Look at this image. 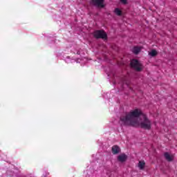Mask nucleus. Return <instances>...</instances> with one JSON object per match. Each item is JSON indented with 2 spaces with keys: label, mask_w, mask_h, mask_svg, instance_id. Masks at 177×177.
I'll list each match as a JSON object with an SVG mask.
<instances>
[{
  "label": "nucleus",
  "mask_w": 177,
  "mask_h": 177,
  "mask_svg": "<svg viewBox=\"0 0 177 177\" xmlns=\"http://www.w3.org/2000/svg\"><path fill=\"white\" fill-rule=\"evenodd\" d=\"M119 124L121 127H136V125H139L142 129L149 130L151 129V122L139 109H136L121 115Z\"/></svg>",
  "instance_id": "1"
},
{
  "label": "nucleus",
  "mask_w": 177,
  "mask_h": 177,
  "mask_svg": "<svg viewBox=\"0 0 177 177\" xmlns=\"http://www.w3.org/2000/svg\"><path fill=\"white\" fill-rule=\"evenodd\" d=\"M63 59L66 63H80L82 66H84L86 63V58L81 57L77 59L71 58L70 56L63 57Z\"/></svg>",
  "instance_id": "2"
},
{
  "label": "nucleus",
  "mask_w": 177,
  "mask_h": 177,
  "mask_svg": "<svg viewBox=\"0 0 177 177\" xmlns=\"http://www.w3.org/2000/svg\"><path fill=\"white\" fill-rule=\"evenodd\" d=\"M131 66L134 70H136V71H142V64H140V62H139V61H138L137 59L131 60Z\"/></svg>",
  "instance_id": "3"
},
{
  "label": "nucleus",
  "mask_w": 177,
  "mask_h": 177,
  "mask_svg": "<svg viewBox=\"0 0 177 177\" xmlns=\"http://www.w3.org/2000/svg\"><path fill=\"white\" fill-rule=\"evenodd\" d=\"M94 37L95 38H102V39H107V34L104 30H96L94 32Z\"/></svg>",
  "instance_id": "4"
},
{
  "label": "nucleus",
  "mask_w": 177,
  "mask_h": 177,
  "mask_svg": "<svg viewBox=\"0 0 177 177\" xmlns=\"http://www.w3.org/2000/svg\"><path fill=\"white\" fill-rule=\"evenodd\" d=\"M7 175L9 177H23V175H21L17 169H14L12 171L8 170L7 171Z\"/></svg>",
  "instance_id": "5"
},
{
  "label": "nucleus",
  "mask_w": 177,
  "mask_h": 177,
  "mask_svg": "<svg viewBox=\"0 0 177 177\" xmlns=\"http://www.w3.org/2000/svg\"><path fill=\"white\" fill-rule=\"evenodd\" d=\"M93 5L94 6H97V8H104V0H93L92 1Z\"/></svg>",
  "instance_id": "6"
},
{
  "label": "nucleus",
  "mask_w": 177,
  "mask_h": 177,
  "mask_svg": "<svg viewBox=\"0 0 177 177\" xmlns=\"http://www.w3.org/2000/svg\"><path fill=\"white\" fill-rule=\"evenodd\" d=\"M164 156L165 160H167V161H169V162L174 161V155L170 154L168 152H165L164 153Z\"/></svg>",
  "instance_id": "7"
},
{
  "label": "nucleus",
  "mask_w": 177,
  "mask_h": 177,
  "mask_svg": "<svg viewBox=\"0 0 177 177\" xmlns=\"http://www.w3.org/2000/svg\"><path fill=\"white\" fill-rule=\"evenodd\" d=\"M127 155H125L124 153H122V154L120 155V156L118 157V161H120V162H124V161H127Z\"/></svg>",
  "instance_id": "8"
},
{
  "label": "nucleus",
  "mask_w": 177,
  "mask_h": 177,
  "mask_svg": "<svg viewBox=\"0 0 177 177\" xmlns=\"http://www.w3.org/2000/svg\"><path fill=\"white\" fill-rule=\"evenodd\" d=\"M141 50H142V47H139V46H135L132 49V52L133 53H134V55H138V53H139Z\"/></svg>",
  "instance_id": "9"
},
{
  "label": "nucleus",
  "mask_w": 177,
  "mask_h": 177,
  "mask_svg": "<svg viewBox=\"0 0 177 177\" xmlns=\"http://www.w3.org/2000/svg\"><path fill=\"white\" fill-rule=\"evenodd\" d=\"M120 148L117 145H114L113 147H112V153L113 154H118V152L120 151Z\"/></svg>",
  "instance_id": "10"
},
{
  "label": "nucleus",
  "mask_w": 177,
  "mask_h": 177,
  "mask_svg": "<svg viewBox=\"0 0 177 177\" xmlns=\"http://www.w3.org/2000/svg\"><path fill=\"white\" fill-rule=\"evenodd\" d=\"M119 84L121 86V91H123L124 85H126V86H129V84H128L125 80L120 81Z\"/></svg>",
  "instance_id": "11"
},
{
  "label": "nucleus",
  "mask_w": 177,
  "mask_h": 177,
  "mask_svg": "<svg viewBox=\"0 0 177 177\" xmlns=\"http://www.w3.org/2000/svg\"><path fill=\"white\" fill-rule=\"evenodd\" d=\"M145 165H146L145 161H140L138 162V168H140V169H143L145 168Z\"/></svg>",
  "instance_id": "12"
},
{
  "label": "nucleus",
  "mask_w": 177,
  "mask_h": 177,
  "mask_svg": "<svg viewBox=\"0 0 177 177\" xmlns=\"http://www.w3.org/2000/svg\"><path fill=\"white\" fill-rule=\"evenodd\" d=\"M149 56H151V57H154V56H157V50H152L151 52H149Z\"/></svg>",
  "instance_id": "13"
},
{
  "label": "nucleus",
  "mask_w": 177,
  "mask_h": 177,
  "mask_svg": "<svg viewBox=\"0 0 177 177\" xmlns=\"http://www.w3.org/2000/svg\"><path fill=\"white\" fill-rule=\"evenodd\" d=\"M115 15H117L118 16H121V10H120V8H115L114 10Z\"/></svg>",
  "instance_id": "14"
},
{
  "label": "nucleus",
  "mask_w": 177,
  "mask_h": 177,
  "mask_svg": "<svg viewBox=\"0 0 177 177\" xmlns=\"http://www.w3.org/2000/svg\"><path fill=\"white\" fill-rule=\"evenodd\" d=\"M108 77H109V78H111V76L114 77V72L111 71V73H106Z\"/></svg>",
  "instance_id": "15"
},
{
  "label": "nucleus",
  "mask_w": 177,
  "mask_h": 177,
  "mask_svg": "<svg viewBox=\"0 0 177 177\" xmlns=\"http://www.w3.org/2000/svg\"><path fill=\"white\" fill-rule=\"evenodd\" d=\"M73 53H75V54H76V55H81V50H78V49L75 50L73 51Z\"/></svg>",
  "instance_id": "16"
},
{
  "label": "nucleus",
  "mask_w": 177,
  "mask_h": 177,
  "mask_svg": "<svg viewBox=\"0 0 177 177\" xmlns=\"http://www.w3.org/2000/svg\"><path fill=\"white\" fill-rule=\"evenodd\" d=\"M48 175H49V172H48V171H44V173L43 174V176H44V177L48 176Z\"/></svg>",
  "instance_id": "17"
},
{
  "label": "nucleus",
  "mask_w": 177,
  "mask_h": 177,
  "mask_svg": "<svg viewBox=\"0 0 177 177\" xmlns=\"http://www.w3.org/2000/svg\"><path fill=\"white\" fill-rule=\"evenodd\" d=\"M120 2L124 5H127V0H120Z\"/></svg>",
  "instance_id": "18"
},
{
  "label": "nucleus",
  "mask_w": 177,
  "mask_h": 177,
  "mask_svg": "<svg viewBox=\"0 0 177 177\" xmlns=\"http://www.w3.org/2000/svg\"><path fill=\"white\" fill-rule=\"evenodd\" d=\"M95 163H96V162H94V164H95ZM91 165H93V162H92Z\"/></svg>",
  "instance_id": "19"
},
{
  "label": "nucleus",
  "mask_w": 177,
  "mask_h": 177,
  "mask_svg": "<svg viewBox=\"0 0 177 177\" xmlns=\"http://www.w3.org/2000/svg\"><path fill=\"white\" fill-rule=\"evenodd\" d=\"M6 159V158H2L1 160H5Z\"/></svg>",
  "instance_id": "20"
},
{
  "label": "nucleus",
  "mask_w": 177,
  "mask_h": 177,
  "mask_svg": "<svg viewBox=\"0 0 177 177\" xmlns=\"http://www.w3.org/2000/svg\"><path fill=\"white\" fill-rule=\"evenodd\" d=\"M87 175H89V171H87Z\"/></svg>",
  "instance_id": "21"
},
{
  "label": "nucleus",
  "mask_w": 177,
  "mask_h": 177,
  "mask_svg": "<svg viewBox=\"0 0 177 177\" xmlns=\"http://www.w3.org/2000/svg\"><path fill=\"white\" fill-rule=\"evenodd\" d=\"M115 84H117L115 82H114V84L115 85Z\"/></svg>",
  "instance_id": "22"
},
{
  "label": "nucleus",
  "mask_w": 177,
  "mask_h": 177,
  "mask_svg": "<svg viewBox=\"0 0 177 177\" xmlns=\"http://www.w3.org/2000/svg\"><path fill=\"white\" fill-rule=\"evenodd\" d=\"M86 177H89V176H86Z\"/></svg>",
  "instance_id": "23"
}]
</instances>
